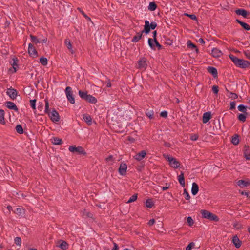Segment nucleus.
I'll return each instance as SVG.
<instances>
[{"mask_svg": "<svg viewBox=\"0 0 250 250\" xmlns=\"http://www.w3.org/2000/svg\"><path fill=\"white\" fill-rule=\"evenodd\" d=\"M229 57L237 67L246 68L250 66V62L248 61L239 59L232 54H229Z\"/></svg>", "mask_w": 250, "mask_h": 250, "instance_id": "nucleus-1", "label": "nucleus"}, {"mask_svg": "<svg viewBox=\"0 0 250 250\" xmlns=\"http://www.w3.org/2000/svg\"><path fill=\"white\" fill-rule=\"evenodd\" d=\"M200 213L201 214L202 217L203 218H206L209 220L210 221L214 222H218L219 220L218 217L216 215L207 210H201L200 211Z\"/></svg>", "mask_w": 250, "mask_h": 250, "instance_id": "nucleus-2", "label": "nucleus"}, {"mask_svg": "<svg viewBox=\"0 0 250 250\" xmlns=\"http://www.w3.org/2000/svg\"><path fill=\"white\" fill-rule=\"evenodd\" d=\"M68 149L72 153H75L78 154H83V155L86 154L85 151L81 146L76 147L75 146H70Z\"/></svg>", "mask_w": 250, "mask_h": 250, "instance_id": "nucleus-3", "label": "nucleus"}, {"mask_svg": "<svg viewBox=\"0 0 250 250\" xmlns=\"http://www.w3.org/2000/svg\"><path fill=\"white\" fill-rule=\"evenodd\" d=\"M65 94L67 97V99L68 101L71 103V104H74L75 103V98L73 94V91L72 89V88L70 86H67L65 88Z\"/></svg>", "mask_w": 250, "mask_h": 250, "instance_id": "nucleus-4", "label": "nucleus"}, {"mask_svg": "<svg viewBox=\"0 0 250 250\" xmlns=\"http://www.w3.org/2000/svg\"><path fill=\"white\" fill-rule=\"evenodd\" d=\"M48 115L51 120L54 123L58 122L60 119L58 112L54 108H53L52 111L48 113Z\"/></svg>", "mask_w": 250, "mask_h": 250, "instance_id": "nucleus-5", "label": "nucleus"}, {"mask_svg": "<svg viewBox=\"0 0 250 250\" xmlns=\"http://www.w3.org/2000/svg\"><path fill=\"white\" fill-rule=\"evenodd\" d=\"M147 59L145 57H142L138 61V67L140 69L145 70L147 67Z\"/></svg>", "mask_w": 250, "mask_h": 250, "instance_id": "nucleus-6", "label": "nucleus"}, {"mask_svg": "<svg viewBox=\"0 0 250 250\" xmlns=\"http://www.w3.org/2000/svg\"><path fill=\"white\" fill-rule=\"evenodd\" d=\"M235 13L240 16H243L245 18H250V13L244 9H238L235 11Z\"/></svg>", "mask_w": 250, "mask_h": 250, "instance_id": "nucleus-7", "label": "nucleus"}, {"mask_svg": "<svg viewBox=\"0 0 250 250\" xmlns=\"http://www.w3.org/2000/svg\"><path fill=\"white\" fill-rule=\"evenodd\" d=\"M28 52L29 55L33 58L38 56V52L35 47L31 43L29 44Z\"/></svg>", "mask_w": 250, "mask_h": 250, "instance_id": "nucleus-8", "label": "nucleus"}, {"mask_svg": "<svg viewBox=\"0 0 250 250\" xmlns=\"http://www.w3.org/2000/svg\"><path fill=\"white\" fill-rule=\"evenodd\" d=\"M153 39H151V38H149L148 40V44H149V46H150V47L153 49V50H155V46L154 45V44L153 43V41H155V40H157V38H156V37H157V31H154L153 32Z\"/></svg>", "mask_w": 250, "mask_h": 250, "instance_id": "nucleus-9", "label": "nucleus"}, {"mask_svg": "<svg viewBox=\"0 0 250 250\" xmlns=\"http://www.w3.org/2000/svg\"><path fill=\"white\" fill-rule=\"evenodd\" d=\"M127 166L125 163L122 162L119 168V173L122 176H125L126 174Z\"/></svg>", "mask_w": 250, "mask_h": 250, "instance_id": "nucleus-10", "label": "nucleus"}, {"mask_svg": "<svg viewBox=\"0 0 250 250\" xmlns=\"http://www.w3.org/2000/svg\"><path fill=\"white\" fill-rule=\"evenodd\" d=\"M6 93L13 100L15 99L17 96L16 90L12 87L7 89Z\"/></svg>", "mask_w": 250, "mask_h": 250, "instance_id": "nucleus-11", "label": "nucleus"}, {"mask_svg": "<svg viewBox=\"0 0 250 250\" xmlns=\"http://www.w3.org/2000/svg\"><path fill=\"white\" fill-rule=\"evenodd\" d=\"M211 55L214 58H218L223 55L222 51L217 48H214L212 49Z\"/></svg>", "mask_w": 250, "mask_h": 250, "instance_id": "nucleus-12", "label": "nucleus"}, {"mask_svg": "<svg viewBox=\"0 0 250 250\" xmlns=\"http://www.w3.org/2000/svg\"><path fill=\"white\" fill-rule=\"evenodd\" d=\"M5 104H6V107L8 108H9L10 109L13 110L16 112L18 111V107H17L16 104L13 102H12L10 101H7L5 103Z\"/></svg>", "mask_w": 250, "mask_h": 250, "instance_id": "nucleus-13", "label": "nucleus"}, {"mask_svg": "<svg viewBox=\"0 0 250 250\" xmlns=\"http://www.w3.org/2000/svg\"><path fill=\"white\" fill-rule=\"evenodd\" d=\"M146 155V152L145 150H142L138 153L134 157L137 161L142 160Z\"/></svg>", "mask_w": 250, "mask_h": 250, "instance_id": "nucleus-14", "label": "nucleus"}, {"mask_svg": "<svg viewBox=\"0 0 250 250\" xmlns=\"http://www.w3.org/2000/svg\"><path fill=\"white\" fill-rule=\"evenodd\" d=\"M244 154L245 158L250 160V148L249 146L245 145L244 147Z\"/></svg>", "mask_w": 250, "mask_h": 250, "instance_id": "nucleus-15", "label": "nucleus"}, {"mask_svg": "<svg viewBox=\"0 0 250 250\" xmlns=\"http://www.w3.org/2000/svg\"><path fill=\"white\" fill-rule=\"evenodd\" d=\"M150 28L149 27V22L147 20H146L145 21V25L144 29L142 30L141 33L143 34V33H145L146 34H148L150 31Z\"/></svg>", "mask_w": 250, "mask_h": 250, "instance_id": "nucleus-16", "label": "nucleus"}, {"mask_svg": "<svg viewBox=\"0 0 250 250\" xmlns=\"http://www.w3.org/2000/svg\"><path fill=\"white\" fill-rule=\"evenodd\" d=\"M232 242L236 248H239L242 245V242L237 235H235L233 237Z\"/></svg>", "mask_w": 250, "mask_h": 250, "instance_id": "nucleus-17", "label": "nucleus"}, {"mask_svg": "<svg viewBox=\"0 0 250 250\" xmlns=\"http://www.w3.org/2000/svg\"><path fill=\"white\" fill-rule=\"evenodd\" d=\"M211 116L210 112H206L204 113L203 116V123L204 124H206L209 121V120L211 119Z\"/></svg>", "mask_w": 250, "mask_h": 250, "instance_id": "nucleus-18", "label": "nucleus"}, {"mask_svg": "<svg viewBox=\"0 0 250 250\" xmlns=\"http://www.w3.org/2000/svg\"><path fill=\"white\" fill-rule=\"evenodd\" d=\"M207 70L209 73H210L213 76V77L214 78L217 77L218 75H217V70L216 68H215L214 67L208 66L207 68Z\"/></svg>", "mask_w": 250, "mask_h": 250, "instance_id": "nucleus-19", "label": "nucleus"}, {"mask_svg": "<svg viewBox=\"0 0 250 250\" xmlns=\"http://www.w3.org/2000/svg\"><path fill=\"white\" fill-rule=\"evenodd\" d=\"M237 185L240 188H245L250 186V182L243 180H239L237 182Z\"/></svg>", "mask_w": 250, "mask_h": 250, "instance_id": "nucleus-20", "label": "nucleus"}, {"mask_svg": "<svg viewBox=\"0 0 250 250\" xmlns=\"http://www.w3.org/2000/svg\"><path fill=\"white\" fill-rule=\"evenodd\" d=\"M235 21L238 23L240 24L243 28L245 30L249 31L250 30V26L248 24L241 21L239 19H236Z\"/></svg>", "mask_w": 250, "mask_h": 250, "instance_id": "nucleus-21", "label": "nucleus"}, {"mask_svg": "<svg viewBox=\"0 0 250 250\" xmlns=\"http://www.w3.org/2000/svg\"><path fill=\"white\" fill-rule=\"evenodd\" d=\"M199 191V186L198 184L194 182L192 183L191 188V193L192 195H196Z\"/></svg>", "mask_w": 250, "mask_h": 250, "instance_id": "nucleus-22", "label": "nucleus"}, {"mask_svg": "<svg viewBox=\"0 0 250 250\" xmlns=\"http://www.w3.org/2000/svg\"><path fill=\"white\" fill-rule=\"evenodd\" d=\"M178 180L182 187H185V178L184 177V172L181 171V174L178 176Z\"/></svg>", "mask_w": 250, "mask_h": 250, "instance_id": "nucleus-23", "label": "nucleus"}, {"mask_svg": "<svg viewBox=\"0 0 250 250\" xmlns=\"http://www.w3.org/2000/svg\"><path fill=\"white\" fill-rule=\"evenodd\" d=\"M169 164L175 168H178L180 166V163L175 158H171Z\"/></svg>", "mask_w": 250, "mask_h": 250, "instance_id": "nucleus-24", "label": "nucleus"}, {"mask_svg": "<svg viewBox=\"0 0 250 250\" xmlns=\"http://www.w3.org/2000/svg\"><path fill=\"white\" fill-rule=\"evenodd\" d=\"M51 141L54 145H61L63 143L62 139L56 137H52Z\"/></svg>", "mask_w": 250, "mask_h": 250, "instance_id": "nucleus-25", "label": "nucleus"}, {"mask_svg": "<svg viewBox=\"0 0 250 250\" xmlns=\"http://www.w3.org/2000/svg\"><path fill=\"white\" fill-rule=\"evenodd\" d=\"M65 44L67 48L70 50L72 54L74 53V51L72 49V46L70 40L66 39L65 40Z\"/></svg>", "mask_w": 250, "mask_h": 250, "instance_id": "nucleus-26", "label": "nucleus"}, {"mask_svg": "<svg viewBox=\"0 0 250 250\" xmlns=\"http://www.w3.org/2000/svg\"><path fill=\"white\" fill-rule=\"evenodd\" d=\"M85 101L91 104H95L97 102V99L90 94H88Z\"/></svg>", "mask_w": 250, "mask_h": 250, "instance_id": "nucleus-27", "label": "nucleus"}, {"mask_svg": "<svg viewBox=\"0 0 250 250\" xmlns=\"http://www.w3.org/2000/svg\"><path fill=\"white\" fill-rule=\"evenodd\" d=\"M142 37V34L141 32H138L136 35L133 37L131 41L133 42H137L141 39Z\"/></svg>", "mask_w": 250, "mask_h": 250, "instance_id": "nucleus-28", "label": "nucleus"}, {"mask_svg": "<svg viewBox=\"0 0 250 250\" xmlns=\"http://www.w3.org/2000/svg\"><path fill=\"white\" fill-rule=\"evenodd\" d=\"M14 212L19 216H22L25 214V209L23 208H17Z\"/></svg>", "mask_w": 250, "mask_h": 250, "instance_id": "nucleus-29", "label": "nucleus"}, {"mask_svg": "<svg viewBox=\"0 0 250 250\" xmlns=\"http://www.w3.org/2000/svg\"><path fill=\"white\" fill-rule=\"evenodd\" d=\"M237 108L238 110L243 113H245V114H249V113L247 112V107L246 106L241 104H240Z\"/></svg>", "mask_w": 250, "mask_h": 250, "instance_id": "nucleus-30", "label": "nucleus"}, {"mask_svg": "<svg viewBox=\"0 0 250 250\" xmlns=\"http://www.w3.org/2000/svg\"><path fill=\"white\" fill-rule=\"evenodd\" d=\"M79 95L82 99L85 101L86 100L88 95L87 91H83L81 90L79 91Z\"/></svg>", "mask_w": 250, "mask_h": 250, "instance_id": "nucleus-31", "label": "nucleus"}, {"mask_svg": "<svg viewBox=\"0 0 250 250\" xmlns=\"http://www.w3.org/2000/svg\"><path fill=\"white\" fill-rule=\"evenodd\" d=\"M59 247L63 250H66L68 248V244L66 241H61V243L59 245Z\"/></svg>", "mask_w": 250, "mask_h": 250, "instance_id": "nucleus-32", "label": "nucleus"}, {"mask_svg": "<svg viewBox=\"0 0 250 250\" xmlns=\"http://www.w3.org/2000/svg\"><path fill=\"white\" fill-rule=\"evenodd\" d=\"M231 143L234 145H237L239 144V138L238 135L235 134L232 137Z\"/></svg>", "mask_w": 250, "mask_h": 250, "instance_id": "nucleus-33", "label": "nucleus"}, {"mask_svg": "<svg viewBox=\"0 0 250 250\" xmlns=\"http://www.w3.org/2000/svg\"><path fill=\"white\" fill-rule=\"evenodd\" d=\"M83 119L84 121L88 125H91L92 123V118L90 116L86 114L83 115Z\"/></svg>", "mask_w": 250, "mask_h": 250, "instance_id": "nucleus-34", "label": "nucleus"}, {"mask_svg": "<svg viewBox=\"0 0 250 250\" xmlns=\"http://www.w3.org/2000/svg\"><path fill=\"white\" fill-rule=\"evenodd\" d=\"M4 111L3 109L0 110V123L4 125L5 124L4 120Z\"/></svg>", "mask_w": 250, "mask_h": 250, "instance_id": "nucleus-35", "label": "nucleus"}, {"mask_svg": "<svg viewBox=\"0 0 250 250\" xmlns=\"http://www.w3.org/2000/svg\"><path fill=\"white\" fill-rule=\"evenodd\" d=\"M15 129L17 132L20 134H22L24 133L23 127L20 124H19L16 126Z\"/></svg>", "mask_w": 250, "mask_h": 250, "instance_id": "nucleus-36", "label": "nucleus"}, {"mask_svg": "<svg viewBox=\"0 0 250 250\" xmlns=\"http://www.w3.org/2000/svg\"><path fill=\"white\" fill-rule=\"evenodd\" d=\"M157 4L155 2H151L149 4V6H148V9L150 11H153L156 9L157 8Z\"/></svg>", "mask_w": 250, "mask_h": 250, "instance_id": "nucleus-37", "label": "nucleus"}, {"mask_svg": "<svg viewBox=\"0 0 250 250\" xmlns=\"http://www.w3.org/2000/svg\"><path fill=\"white\" fill-rule=\"evenodd\" d=\"M249 114H245V113L240 114L238 116V119L242 122H245L246 120L247 117Z\"/></svg>", "mask_w": 250, "mask_h": 250, "instance_id": "nucleus-38", "label": "nucleus"}, {"mask_svg": "<svg viewBox=\"0 0 250 250\" xmlns=\"http://www.w3.org/2000/svg\"><path fill=\"white\" fill-rule=\"evenodd\" d=\"M154 206V203L151 199H148L146 200V206L147 208H151Z\"/></svg>", "mask_w": 250, "mask_h": 250, "instance_id": "nucleus-39", "label": "nucleus"}, {"mask_svg": "<svg viewBox=\"0 0 250 250\" xmlns=\"http://www.w3.org/2000/svg\"><path fill=\"white\" fill-rule=\"evenodd\" d=\"M226 90L228 93H229L231 96H228L229 98H232V99H236L238 98V96L237 94L235 93H233L232 92H230L227 88H226Z\"/></svg>", "mask_w": 250, "mask_h": 250, "instance_id": "nucleus-40", "label": "nucleus"}, {"mask_svg": "<svg viewBox=\"0 0 250 250\" xmlns=\"http://www.w3.org/2000/svg\"><path fill=\"white\" fill-rule=\"evenodd\" d=\"M146 115L147 117H148L150 119H152L154 117V112L153 110H147L146 111Z\"/></svg>", "mask_w": 250, "mask_h": 250, "instance_id": "nucleus-41", "label": "nucleus"}, {"mask_svg": "<svg viewBox=\"0 0 250 250\" xmlns=\"http://www.w3.org/2000/svg\"><path fill=\"white\" fill-rule=\"evenodd\" d=\"M30 37L31 40V42L33 43H34L35 44L40 43V39H38L36 36H35L33 35H30Z\"/></svg>", "mask_w": 250, "mask_h": 250, "instance_id": "nucleus-42", "label": "nucleus"}, {"mask_svg": "<svg viewBox=\"0 0 250 250\" xmlns=\"http://www.w3.org/2000/svg\"><path fill=\"white\" fill-rule=\"evenodd\" d=\"M40 62L42 65L45 66L47 64L48 61L46 58L42 57L40 58Z\"/></svg>", "mask_w": 250, "mask_h": 250, "instance_id": "nucleus-43", "label": "nucleus"}, {"mask_svg": "<svg viewBox=\"0 0 250 250\" xmlns=\"http://www.w3.org/2000/svg\"><path fill=\"white\" fill-rule=\"evenodd\" d=\"M44 112L45 113L48 114L50 112L49 108V102L47 100H45V110Z\"/></svg>", "mask_w": 250, "mask_h": 250, "instance_id": "nucleus-44", "label": "nucleus"}, {"mask_svg": "<svg viewBox=\"0 0 250 250\" xmlns=\"http://www.w3.org/2000/svg\"><path fill=\"white\" fill-rule=\"evenodd\" d=\"M36 99L30 100V105H31V107L32 108V109L34 110L35 113L36 112Z\"/></svg>", "mask_w": 250, "mask_h": 250, "instance_id": "nucleus-45", "label": "nucleus"}, {"mask_svg": "<svg viewBox=\"0 0 250 250\" xmlns=\"http://www.w3.org/2000/svg\"><path fill=\"white\" fill-rule=\"evenodd\" d=\"M18 60L17 59H14L13 60V62L12 63V66H13V68L14 69V71L13 72V73L14 72H16V71H17V68L16 67L18 66Z\"/></svg>", "mask_w": 250, "mask_h": 250, "instance_id": "nucleus-46", "label": "nucleus"}, {"mask_svg": "<svg viewBox=\"0 0 250 250\" xmlns=\"http://www.w3.org/2000/svg\"><path fill=\"white\" fill-rule=\"evenodd\" d=\"M137 194H134L128 200L127 202V203H130L133 202H134L137 200Z\"/></svg>", "mask_w": 250, "mask_h": 250, "instance_id": "nucleus-47", "label": "nucleus"}, {"mask_svg": "<svg viewBox=\"0 0 250 250\" xmlns=\"http://www.w3.org/2000/svg\"><path fill=\"white\" fill-rule=\"evenodd\" d=\"M187 46L188 48H191V49H194L196 48V46L195 44L193 43L190 40H188L187 42Z\"/></svg>", "mask_w": 250, "mask_h": 250, "instance_id": "nucleus-48", "label": "nucleus"}, {"mask_svg": "<svg viewBox=\"0 0 250 250\" xmlns=\"http://www.w3.org/2000/svg\"><path fill=\"white\" fill-rule=\"evenodd\" d=\"M15 243L18 246H21V239L19 237H16L14 239Z\"/></svg>", "mask_w": 250, "mask_h": 250, "instance_id": "nucleus-49", "label": "nucleus"}, {"mask_svg": "<svg viewBox=\"0 0 250 250\" xmlns=\"http://www.w3.org/2000/svg\"><path fill=\"white\" fill-rule=\"evenodd\" d=\"M183 195L185 196V198L186 200H188L190 198V196L186 189H184Z\"/></svg>", "mask_w": 250, "mask_h": 250, "instance_id": "nucleus-50", "label": "nucleus"}, {"mask_svg": "<svg viewBox=\"0 0 250 250\" xmlns=\"http://www.w3.org/2000/svg\"><path fill=\"white\" fill-rule=\"evenodd\" d=\"M184 15L189 17L192 20L197 21V18L196 15L194 14H189L188 13H185Z\"/></svg>", "mask_w": 250, "mask_h": 250, "instance_id": "nucleus-51", "label": "nucleus"}, {"mask_svg": "<svg viewBox=\"0 0 250 250\" xmlns=\"http://www.w3.org/2000/svg\"><path fill=\"white\" fill-rule=\"evenodd\" d=\"M187 221L189 226H192L194 224V221L191 217H188L187 218Z\"/></svg>", "mask_w": 250, "mask_h": 250, "instance_id": "nucleus-52", "label": "nucleus"}, {"mask_svg": "<svg viewBox=\"0 0 250 250\" xmlns=\"http://www.w3.org/2000/svg\"><path fill=\"white\" fill-rule=\"evenodd\" d=\"M154 42L155 43L154 45H155V47L156 46L157 47L158 49L159 50H160L163 48L162 46L159 43V42H158L157 40L154 41L153 43Z\"/></svg>", "mask_w": 250, "mask_h": 250, "instance_id": "nucleus-53", "label": "nucleus"}, {"mask_svg": "<svg viewBox=\"0 0 250 250\" xmlns=\"http://www.w3.org/2000/svg\"><path fill=\"white\" fill-rule=\"evenodd\" d=\"M118 127H119V128H117L116 130L117 132H119V133H123L125 131V129L126 127L125 126L124 127H123V126H120V125H119Z\"/></svg>", "mask_w": 250, "mask_h": 250, "instance_id": "nucleus-54", "label": "nucleus"}, {"mask_svg": "<svg viewBox=\"0 0 250 250\" xmlns=\"http://www.w3.org/2000/svg\"><path fill=\"white\" fill-rule=\"evenodd\" d=\"M195 246L194 242L190 243L186 248V250H191L192 248Z\"/></svg>", "mask_w": 250, "mask_h": 250, "instance_id": "nucleus-55", "label": "nucleus"}, {"mask_svg": "<svg viewBox=\"0 0 250 250\" xmlns=\"http://www.w3.org/2000/svg\"><path fill=\"white\" fill-rule=\"evenodd\" d=\"M199 136L197 134H191L190 139L192 141H196L198 139Z\"/></svg>", "mask_w": 250, "mask_h": 250, "instance_id": "nucleus-56", "label": "nucleus"}, {"mask_svg": "<svg viewBox=\"0 0 250 250\" xmlns=\"http://www.w3.org/2000/svg\"><path fill=\"white\" fill-rule=\"evenodd\" d=\"M212 90L214 94H217L219 91L218 86L216 85H213L212 88Z\"/></svg>", "mask_w": 250, "mask_h": 250, "instance_id": "nucleus-57", "label": "nucleus"}, {"mask_svg": "<svg viewBox=\"0 0 250 250\" xmlns=\"http://www.w3.org/2000/svg\"><path fill=\"white\" fill-rule=\"evenodd\" d=\"M236 103L235 102H231L230 103V110H233L235 109Z\"/></svg>", "mask_w": 250, "mask_h": 250, "instance_id": "nucleus-58", "label": "nucleus"}, {"mask_svg": "<svg viewBox=\"0 0 250 250\" xmlns=\"http://www.w3.org/2000/svg\"><path fill=\"white\" fill-rule=\"evenodd\" d=\"M157 26V24L155 22H152L150 24L149 23V27L152 30H154Z\"/></svg>", "mask_w": 250, "mask_h": 250, "instance_id": "nucleus-59", "label": "nucleus"}, {"mask_svg": "<svg viewBox=\"0 0 250 250\" xmlns=\"http://www.w3.org/2000/svg\"><path fill=\"white\" fill-rule=\"evenodd\" d=\"M170 186V183H166L165 184V186L162 187V190L163 191L167 190V189H168L169 188Z\"/></svg>", "mask_w": 250, "mask_h": 250, "instance_id": "nucleus-60", "label": "nucleus"}, {"mask_svg": "<svg viewBox=\"0 0 250 250\" xmlns=\"http://www.w3.org/2000/svg\"><path fill=\"white\" fill-rule=\"evenodd\" d=\"M78 9L79 10V11L82 14V15L86 19H87L88 20H90V18L87 16L85 14V13L80 8H78Z\"/></svg>", "mask_w": 250, "mask_h": 250, "instance_id": "nucleus-61", "label": "nucleus"}, {"mask_svg": "<svg viewBox=\"0 0 250 250\" xmlns=\"http://www.w3.org/2000/svg\"><path fill=\"white\" fill-rule=\"evenodd\" d=\"M160 116L163 118H167V112L166 111H163L161 112Z\"/></svg>", "mask_w": 250, "mask_h": 250, "instance_id": "nucleus-62", "label": "nucleus"}, {"mask_svg": "<svg viewBox=\"0 0 250 250\" xmlns=\"http://www.w3.org/2000/svg\"><path fill=\"white\" fill-rule=\"evenodd\" d=\"M113 160H114L113 156L112 155H109L108 157L106 158V159H105V161L107 162H108L110 161H113Z\"/></svg>", "mask_w": 250, "mask_h": 250, "instance_id": "nucleus-63", "label": "nucleus"}, {"mask_svg": "<svg viewBox=\"0 0 250 250\" xmlns=\"http://www.w3.org/2000/svg\"><path fill=\"white\" fill-rule=\"evenodd\" d=\"M244 54L245 56L248 58V59L250 60V52L247 51L244 52Z\"/></svg>", "mask_w": 250, "mask_h": 250, "instance_id": "nucleus-64", "label": "nucleus"}]
</instances>
